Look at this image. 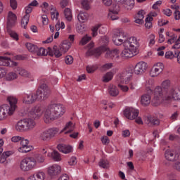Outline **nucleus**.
<instances>
[{
	"instance_id": "obj_43",
	"label": "nucleus",
	"mask_w": 180,
	"mask_h": 180,
	"mask_svg": "<svg viewBox=\"0 0 180 180\" xmlns=\"http://www.w3.org/2000/svg\"><path fill=\"white\" fill-rule=\"evenodd\" d=\"M112 79H113V72H108L103 76L102 81L103 82H109V81H112Z\"/></svg>"
},
{
	"instance_id": "obj_36",
	"label": "nucleus",
	"mask_w": 180,
	"mask_h": 180,
	"mask_svg": "<svg viewBox=\"0 0 180 180\" xmlns=\"http://www.w3.org/2000/svg\"><path fill=\"white\" fill-rule=\"evenodd\" d=\"M64 15L68 22H71V20H72V11L70 9V8H65Z\"/></svg>"
},
{
	"instance_id": "obj_50",
	"label": "nucleus",
	"mask_w": 180,
	"mask_h": 180,
	"mask_svg": "<svg viewBox=\"0 0 180 180\" xmlns=\"http://www.w3.org/2000/svg\"><path fill=\"white\" fill-rule=\"evenodd\" d=\"M145 22H146L145 26H146V27H147V29H150V28L153 27V22H153V17L148 15L146 18Z\"/></svg>"
},
{
	"instance_id": "obj_52",
	"label": "nucleus",
	"mask_w": 180,
	"mask_h": 180,
	"mask_svg": "<svg viewBox=\"0 0 180 180\" xmlns=\"http://www.w3.org/2000/svg\"><path fill=\"white\" fill-rule=\"evenodd\" d=\"M96 70H98V66H96V65H88L86 67V71L89 74L95 72Z\"/></svg>"
},
{
	"instance_id": "obj_16",
	"label": "nucleus",
	"mask_w": 180,
	"mask_h": 180,
	"mask_svg": "<svg viewBox=\"0 0 180 180\" xmlns=\"http://www.w3.org/2000/svg\"><path fill=\"white\" fill-rule=\"evenodd\" d=\"M137 53V51H134L130 48L125 47V49L121 53V57L123 58H131V57H134Z\"/></svg>"
},
{
	"instance_id": "obj_62",
	"label": "nucleus",
	"mask_w": 180,
	"mask_h": 180,
	"mask_svg": "<svg viewBox=\"0 0 180 180\" xmlns=\"http://www.w3.org/2000/svg\"><path fill=\"white\" fill-rule=\"evenodd\" d=\"M149 44L150 46H154V44H155V35H154L153 34H151L149 36Z\"/></svg>"
},
{
	"instance_id": "obj_54",
	"label": "nucleus",
	"mask_w": 180,
	"mask_h": 180,
	"mask_svg": "<svg viewBox=\"0 0 180 180\" xmlns=\"http://www.w3.org/2000/svg\"><path fill=\"white\" fill-rule=\"evenodd\" d=\"M113 67V63H105L103 65L101 68V71H108V70H110Z\"/></svg>"
},
{
	"instance_id": "obj_26",
	"label": "nucleus",
	"mask_w": 180,
	"mask_h": 180,
	"mask_svg": "<svg viewBox=\"0 0 180 180\" xmlns=\"http://www.w3.org/2000/svg\"><path fill=\"white\" fill-rule=\"evenodd\" d=\"M25 160H27L28 169L30 171L35 168L36 165H37V162L36 161V159H34V158L29 157V158H26Z\"/></svg>"
},
{
	"instance_id": "obj_28",
	"label": "nucleus",
	"mask_w": 180,
	"mask_h": 180,
	"mask_svg": "<svg viewBox=\"0 0 180 180\" xmlns=\"http://www.w3.org/2000/svg\"><path fill=\"white\" fill-rule=\"evenodd\" d=\"M108 94L110 96H117L119 95V89L113 84H110L108 86Z\"/></svg>"
},
{
	"instance_id": "obj_14",
	"label": "nucleus",
	"mask_w": 180,
	"mask_h": 180,
	"mask_svg": "<svg viewBox=\"0 0 180 180\" xmlns=\"http://www.w3.org/2000/svg\"><path fill=\"white\" fill-rule=\"evenodd\" d=\"M36 101H37V94L33 93L25 95L22 99L23 103L26 105H32V103H34Z\"/></svg>"
},
{
	"instance_id": "obj_34",
	"label": "nucleus",
	"mask_w": 180,
	"mask_h": 180,
	"mask_svg": "<svg viewBox=\"0 0 180 180\" xmlns=\"http://www.w3.org/2000/svg\"><path fill=\"white\" fill-rule=\"evenodd\" d=\"M165 157L167 161H175V154L172 150H167L165 153Z\"/></svg>"
},
{
	"instance_id": "obj_21",
	"label": "nucleus",
	"mask_w": 180,
	"mask_h": 180,
	"mask_svg": "<svg viewBox=\"0 0 180 180\" xmlns=\"http://www.w3.org/2000/svg\"><path fill=\"white\" fill-rule=\"evenodd\" d=\"M57 148L60 153H63V154H69V153L72 151V147H71V146L65 145L64 143L58 145Z\"/></svg>"
},
{
	"instance_id": "obj_46",
	"label": "nucleus",
	"mask_w": 180,
	"mask_h": 180,
	"mask_svg": "<svg viewBox=\"0 0 180 180\" xmlns=\"http://www.w3.org/2000/svg\"><path fill=\"white\" fill-rule=\"evenodd\" d=\"M9 61H11V58L0 56V65L8 66L9 65Z\"/></svg>"
},
{
	"instance_id": "obj_61",
	"label": "nucleus",
	"mask_w": 180,
	"mask_h": 180,
	"mask_svg": "<svg viewBox=\"0 0 180 180\" xmlns=\"http://www.w3.org/2000/svg\"><path fill=\"white\" fill-rule=\"evenodd\" d=\"M60 13H58V11H51V18L52 19V20H54V19H56V20H57V19H58V16H59Z\"/></svg>"
},
{
	"instance_id": "obj_35",
	"label": "nucleus",
	"mask_w": 180,
	"mask_h": 180,
	"mask_svg": "<svg viewBox=\"0 0 180 180\" xmlns=\"http://www.w3.org/2000/svg\"><path fill=\"white\" fill-rule=\"evenodd\" d=\"M122 5L124 6L128 11H130L134 6V0H124Z\"/></svg>"
},
{
	"instance_id": "obj_56",
	"label": "nucleus",
	"mask_w": 180,
	"mask_h": 180,
	"mask_svg": "<svg viewBox=\"0 0 180 180\" xmlns=\"http://www.w3.org/2000/svg\"><path fill=\"white\" fill-rule=\"evenodd\" d=\"M65 64H68V65H71V64L74 63V58H72L71 56H67L65 58Z\"/></svg>"
},
{
	"instance_id": "obj_19",
	"label": "nucleus",
	"mask_w": 180,
	"mask_h": 180,
	"mask_svg": "<svg viewBox=\"0 0 180 180\" xmlns=\"http://www.w3.org/2000/svg\"><path fill=\"white\" fill-rule=\"evenodd\" d=\"M120 53V51H119L117 49L111 50V51L110 50H107L105 51V58H117V59H119Z\"/></svg>"
},
{
	"instance_id": "obj_47",
	"label": "nucleus",
	"mask_w": 180,
	"mask_h": 180,
	"mask_svg": "<svg viewBox=\"0 0 180 180\" xmlns=\"http://www.w3.org/2000/svg\"><path fill=\"white\" fill-rule=\"evenodd\" d=\"M20 168L22 169V171H30L29 170V166L27 165V161L26 160V158L23 159L20 164Z\"/></svg>"
},
{
	"instance_id": "obj_23",
	"label": "nucleus",
	"mask_w": 180,
	"mask_h": 180,
	"mask_svg": "<svg viewBox=\"0 0 180 180\" xmlns=\"http://www.w3.org/2000/svg\"><path fill=\"white\" fill-rule=\"evenodd\" d=\"M103 51V47H100L96 49H89L86 55L87 56H95V57H99Z\"/></svg>"
},
{
	"instance_id": "obj_3",
	"label": "nucleus",
	"mask_w": 180,
	"mask_h": 180,
	"mask_svg": "<svg viewBox=\"0 0 180 180\" xmlns=\"http://www.w3.org/2000/svg\"><path fill=\"white\" fill-rule=\"evenodd\" d=\"M16 22V15L13 13V12L10 11L8 14V19H7V33L12 37V39H14V40H19V37L18 36V34L15 32L14 31H12L11 30V27L15 25V22Z\"/></svg>"
},
{
	"instance_id": "obj_40",
	"label": "nucleus",
	"mask_w": 180,
	"mask_h": 180,
	"mask_svg": "<svg viewBox=\"0 0 180 180\" xmlns=\"http://www.w3.org/2000/svg\"><path fill=\"white\" fill-rule=\"evenodd\" d=\"M112 37H118L120 39H126V34L122 30H115Z\"/></svg>"
},
{
	"instance_id": "obj_29",
	"label": "nucleus",
	"mask_w": 180,
	"mask_h": 180,
	"mask_svg": "<svg viewBox=\"0 0 180 180\" xmlns=\"http://www.w3.org/2000/svg\"><path fill=\"white\" fill-rule=\"evenodd\" d=\"M75 129V125L72 124V122H69L65 124V127L63 128V131H61V132L65 131V134H68V133H71V131H74Z\"/></svg>"
},
{
	"instance_id": "obj_11",
	"label": "nucleus",
	"mask_w": 180,
	"mask_h": 180,
	"mask_svg": "<svg viewBox=\"0 0 180 180\" xmlns=\"http://www.w3.org/2000/svg\"><path fill=\"white\" fill-rule=\"evenodd\" d=\"M29 143L30 141L27 139L22 138L20 141V147L18 148L19 153H26L32 151L33 148L29 145Z\"/></svg>"
},
{
	"instance_id": "obj_63",
	"label": "nucleus",
	"mask_w": 180,
	"mask_h": 180,
	"mask_svg": "<svg viewBox=\"0 0 180 180\" xmlns=\"http://www.w3.org/2000/svg\"><path fill=\"white\" fill-rule=\"evenodd\" d=\"M22 139L23 137L19 136H13L11 138V141H13V143H18V141H22Z\"/></svg>"
},
{
	"instance_id": "obj_15",
	"label": "nucleus",
	"mask_w": 180,
	"mask_h": 180,
	"mask_svg": "<svg viewBox=\"0 0 180 180\" xmlns=\"http://www.w3.org/2000/svg\"><path fill=\"white\" fill-rule=\"evenodd\" d=\"M9 105H2L0 106V120H5L6 117H8V115L9 116H12L13 114L9 113Z\"/></svg>"
},
{
	"instance_id": "obj_8",
	"label": "nucleus",
	"mask_w": 180,
	"mask_h": 180,
	"mask_svg": "<svg viewBox=\"0 0 180 180\" xmlns=\"http://www.w3.org/2000/svg\"><path fill=\"white\" fill-rule=\"evenodd\" d=\"M133 69H128L120 75V81L122 84H129L131 79Z\"/></svg>"
},
{
	"instance_id": "obj_33",
	"label": "nucleus",
	"mask_w": 180,
	"mask_h": 180,
	"mask_svg": "<svg viewBox=\"0 0 180 180\" xmlns=\"http://www.w3.org/2000/svg\"><path fill=\"white\" fill-rule=\"evenodd\" d=\"M168 91L169 90L164 91V90H162V88H161L160 86H157L154 89V95L156 96H160L161 98H164V96L165 95V94H167V92H168Z\"/></svg>"
},
{
	"instance_id": "obj_4",
	"label": "nucleus",
	"mask_w": 180,
	"mask_h": 180,
	"mask_svg": "<svg viewBox=\"0 0 180 180\" xmlns=\"http://www.w3.org/2000/svg\"><path fill=\"white\" fill-rule=\"evenodd\" d=\"M38 101H46L51 94V90L46 84H42L36 91Z\"/></svg>"
},
{
	"instance_id": "obj_42",
	"label": "nucleus",
	"mask_w": 180,
	"mask_h": 180,
	"mask_svg": "<svg viewBox=\"0 0 180 180\" xmlns=\"http://www.w3.org/2000/svg\"><path fill=\"white\" fill-rule=\"evenodd\" d=\"M162 72V71L161 70V69H158L157 68H155L153 66L150 72V75L152 77H158V75H160V74H161Z\"/></svg>"
},
{
	"instance_id": "obj_44",
	"label": "nucleus",
	"mask_w": 180,
	"mask_h": 180,
	"mask_svg": "<svg viewBox=\"0 0 180 180\" xmlns=\"http://www.w3.org/2000/svg\"><path fill=\"white\" fill-rule=\"evenodd\" d=\"M126 38H118L116 37H112V41L115 46H120L122 44H124V41Z\"/></svg>"
},
{
	"instance_id": "obj_64",
	"label": "nucleus",
	"mask_w": 180,
	"mask_h": 180,
	"mask_svg": "<svg viewBox=\"0 0 180 180\" xmlns=\"http://www.w3.org/2000/svg\"><path fill=\"white\" fill-rule=\"evenodd\" d=\"M10 5L12 8V9L15 10L16 8H18V2L16 0H10Z\"/></svg>"
},
{
	"instance_id": "obj_49",
	"label": "nucleus",
	"mask_w": 180,
	"mask_h": 180,
	"mask_svg": "<svg viewBox=\"0 0 180 180\" xmlns=\"http://www.w3.org/2000/svg\"><path fill=\"white\" fill-rule=\"evenodd\" d=\"M98 165L101 168H109V161H108V160L101 159L98 162Z\"/></svg>"
},
{
	"instance_id": "obj_25",
	"label": "nucleus",
	"mask_w": 180,
	"mask_h": 180,
	"mask_svg": "<svg viewBox=\"0 0 180 180\" xmlns=\"http://www.w3.org/2000/svg\"><path fill=\"white\" fill-rule=\"evenodd\" d=\"M25 125L27 127V131L29 130H33L36 127V122L32 118H25Z\"/></svg>"
},
{
	"instance_id": "obj_51",
	"label": "nucleus",
	"mask_w": 180,
	"mask_h": 180,
	"mask_svg": "<svg viewBox=\"0 0 180 180\" xmlns=\"http://www.w3.org/2000/svg\"><path fill=\"white\" fill-rule=\"evenodd\" d=\"M16 78H18V75L13 72H11L6 75L7 81H13Z\"/></svg>"
},
{
	"instance_id": "obj_10",
	"label": "nucleus",
	"mask_w": 180,
	"mask_h": 180,
	"mask_svg": "<svg viewBox=\"0 0 180 180\" xmlns=\"http://www.w3.org/2000/svg\"><path fill=\"white\" fill-rule=\"evenodd\" d=\"M146 70H147V63L139 62L135 65L133 72L136 75H143L146 72Z\"/></svg>"
},
{
	"instance_id": "obj_48",
	"label": "nucleus",
	"mask_w": 180,
	"mask_h": 180,
	"mask_svg": "<svg viewBox=\"0 0 180 180\" xmlns=\"http://www.w3.org/2000/svg\"><path fill=\"white\" fill-rule=\"evenodd\" d=\"M35 54H37V56H47V54H49V49L46 51L44 48L38 47V49L35 51Z\"/></svg>"
},
{
	"instance_id": "obj_17",
	"label": "nucleus",
	"mask_w": 180,
	"mask_h": 180,
	"mask_svg": "<svg viewBox=\"0 0 180 180\" xmlns=\"http://www.w3.org/2000/svg\"><path fill=\"white\" fill-rule=\"evenodd\" d=\"M42 113L43 112L41 111V107L40 106L33 107L30 111V115L33 119H38V117L41 116Z\"/></svg>"
},
{
	"instance_id": "obj_32",
	"label": "nucleus",
	"mask_w": 180,
	"mask_h": 180,
	"mask_svg": "<svg viewBox=\"0 0 180 180\" xmlns=\"http://www.w3.org/2000/svg\"><path fill=\"white\" fill-rule=\"evenodd\" d=\"M11 155H12V152L11 151H6L3 153L0 157L1 164H5V165H6V164H8V160H6V158Z\"/></svg>"
},
{
	"instance_id": "obj_1",
	"label": "nucleus",
	"mask_w": 180,
	"mask_h": 180,
	"mask_svg": "<svg viewBox=\"0 0 180 180\" xmlns=\"http://www.w3.org/2000/svg\"><path fill=\"white\" fill-rule=\"evenodd\" d=\"M162 101H168L169 102H180V87L172 89L166 92L163 97L155 96L151 100L153 106H160L162 103Z\"/></svg>"
},
{
	"instance_id": "obj_7",
	"label": "nucleus",
	"mask_w": 180,
	"mask_h": 180,
	"mask_svg": "<svg viewBox=\"0 0 180 180\" xmlns=\"http://www.w3.org/2000/svg\"><path fill=\"white\" fill-rule=\"evenodd\" d=\"M18 64L17 62L11 61V67H15L14 68L15 72H17V74H19V75H21V77H24L25 78L30 77V73L23 68L18 67Z\"/></svg>"
},
{
	"instance_id": "obj_2",
	"label": "nucleus",
	"mask_w": 180,
	"mask_h": 180,
	"mask_svg": "<svg viewBox=\"0 0 180 180\" xmlns=\"http://www.w3.org/2000/svg\"><path fill=\"white\" fill-rule=\"evenodd\" d=\"M65 113V108L61 104L53 103L49 105L44 112V117L47 120H56L61 117Z\"/></svg>"
},
{
	"instance_id": "obj_45",
	"label": "nucleus",
	"mask_w": 180,
	"mask_h": 180,
	"mask_svg": "<svg viewBox=\"0 0 180 180\" xmlns=\"http://www.w3.org/2000/svg\"><path fill=\"white\" fill-rule=\"evenodd\" d=\"M29 14L30 13H26V15H25L21 20V26L25 29H26V26H27V23H29V18H30V15Z\"/></svg>"
},
{
	"instance_id": "obj_58",
	"label": "nucleus",
	"mask_w": 180,
	"mask_h": 180,
	"mask_svg": "<svg viewBox=\"0 0 180 180\" xmlns=\"http://www.w3.org/2000/svg\"><path fill=\"white\" fill-rule=\"evenodd\" d=\"M91 37H87L86 35L84 36L80 41V44H82V46H85V44H86V43H88V41L91 40Z\"/></svg>"
},
{
	"instance_id": "obj_55",
	"label": "nucleus",
	"mask_w": 180,
	"mask_h": 180,
	"mask_svg": "<svg viewBox=\"0 0 180 180\" xmlns=\"http://www.w3.org/2000/svg\"><path fill=\"white\" fill-rule=\"evenodd\" d=\"M99 27H101V25H97L91 29L93 37L98 36V30H99Z\"/></svg>"
},
{
	"instance_id": "obj_22",
	"label": "nucleus",
	"mask_w": 180,
	"mask_h": 180,
	"mask_svg": "<svg viewBox=\"0 0 180 180\" xmlns=\"http://www.w3.org/2000/svg\"><path fill=\"white\" fill-rule=\"evenodd\" d=\"M151 103V96L148 94H144L141 96V104L142 106H148Z\"/></svg>"
},
{
	"instance_id": "obj_27",
	"label": "nucleus",
	"mask_w": 180,
	"mask_h": 180,
	"mask_svg": "<svg viewBox=\"0 0 180 180\" xmlns=\"http://www.w3.org/2000/svg\"><path fill=\"white\" fill-rule=\"evenodd\" d=\"M32 180H44L46 179V174L44 172H37L33 176L30 177Z\"/></svg>"
},
{
	"instance_id": "obj_24",
	"label": "nucleus",
	"mask_w": 180,
	"mask_h": 180,
	"mask_svg": "<svg viewBox=\"0 0 180 180\" xmlns=\"http://www.w3.org/2000/svg\"><path fill=\"white\" fill-rule=\"evenodd\" d=\"M49 50V55L53 57V56H55V57H61L62 54L61 52H60V50H58V48H57V46H54L53 49L48 48Z\"/></svg>"
},
{
	"instance_id": "obj_6",
	"label": "nucleus",
	"mask_w": 180,
	"mask_h": 180,
	"mask_svg": "<svg viewBox=\"0 0 180 180\" xmlns=\"http://www.w3.org/2000/svg\"><path fill=\"white\" fill-rule=\"evenodd\" d=\"M139 46L140 43L137 41V38L134 37H131L124 41V47L131 49V50H134L135 51H137Z\"/></svg>"
},
{
	"instance_id": "obj_5",
	"label": "nucleus",
	"mask_w": 180,
	"mask_h": 180,
	"mask_svg": "<svg viewBox=\"0 0 180 180\" xmlns=\"http://www.w3.org/2000/svg\"><path fill=\"white\" fill-rule=\"evenodd\" d=\"M58 131H60L57 128H51L48 130H45L42 133H41L40 139L43 141H47L51 139H53V137H54V136H56V134H58Z\"/></svg>"
},
{
	"instance_id": "obj_57",
	"label": "nucleus",
	"mask_w": 180,
	"mask_h": 180,
	"mask_svg": "<svg viewBox=\"0 0 180 180\" xmlns=\"http://www.w3.org/2000/svg\"><path fill=\"white\" fill-rule=\"evenodd\" d=\"M176 55L174 54V52L169 51L165 53V58H169V60H172V58H175Z\"/></svg>"
},
{
	"instance_id": "obj_30",
	"label": "nucleus",
	"mask_w": 180,
	"mask_h": 180,
	"mask_svg": "<svg viewBox=\"0 0 180 180\" xmlns=\"http://www.w3.org/2000/svg\"><path fill=\"white\" fill-rule=\"evenodd\" d=\"M70 47H71V42L68 40L63 41L60 45V51H63V53H67L70 50Z\"/></svg>"
},
{
	"instance_id": "obj_60",
	"label": "nucleus",
	"mask_w": 180,
	"mask_h": 180,
	"mask_svg": "<svg viewBox=\"0 0 180 180\" xmlns=\"http://www.w3.org/2000/svg\"><path fill=\"white\" fill-rule=\"evenodd\" d=\"M36 160L39 164H43V162H44L45 158L42 155H37Z\"/></svg>"
},
{
	"instance_id": "obj_12",
	"label": "nucleus",
	"mask_w": 180,
	"mask_h": 180,
	"mask_svg": "<svg viewBox=\"0 0 180 180\" xmlns=\"http://www.w3.org/2000/svg\"><path fill=\"white\" fill-rule=\"evenodd\" d=\"M7 101L10 104L9 106V114L10 115H13V112L15 110H16V103H18V98L13 96H9L7 98Z\"/></svg>"
},
{
	"instance_id": "obj_37",
	"label": "nucleus",
	"mask_w": 180,
	"mask_h": 180,
	"mask_svg": "<svg viewBox=\"0 0 180 180\" xmlns=\"http://www.w3.org/2000/svg\"><path fill=\"white\" fill-rule=\"evenodd\" d=\"M146 120L148 123H150L153 126H160V120L155 117H148Z\"/></svg>"
},
{
	"instance_id": "obj_18",
	"label": "nucleus",
	"mask_w": 180,
	"mask_h": 180,
	"mask_svg": "<svg viewBox=\"0 0 180 180\" xmlns=\"http://www.w3.org/2000/svg\"><path fill=\"white\" fill-rule=\"evenodd\" d=\"M15 130L19 133L27 131L25 119L20 120L15 124Z\"/></svg>"
},
{
	"instance_id": "obj_53",
	"label": "nucleus",
	"mask_w": 180,
	"mask_h": 180,
	"mask_svg": "<svg viewBox=\"0 0 180 180\" xmlns=\"http://www.w3.org/2000/svg\"><path fill=\"white\" fill-rule=\"evenodd\" d=\"M81 4L83 9H85V11L90 9L91 6H89V1H88V0H82Z\"/></svg>"
},
{
	"instance_id": "obj_13",
	"label": "nucleus",
	"mask_w": 180,
	"mask_h": 180,
	"mask_svg": "<svg viewBox=\"0 0 180 180\" xmlns=\"http://www.w3.org/2000/svg\"><path fill=\"white\" fill-rule=\"evenodd\" d=\"M61 174V167L58 165H53L48 167V174L49 176H57Z\"/></svg>"
},
{
	"instance_id": "obj_20",
	"label": "nucleus",
	"mask_w": 180,
	"mask_h": 180,
	"mask_svg": "<svg viewBox=\"0 0 180 180\" xmlns=\"http://www.w3.org/2000/svg\"><path fill=\"white\" fill-rule=\"evenodd\" d=\"M120 11V6H119V4L115 5V8L108 13V19H110L111 20H117L119 17L117 15L119 13Z\"/></svg>"
},
{
	"instance_id": "obj_38",
	"label": "nucleus",
	"mask_w": 180,
	"mask_h": 180,
	"mask_svg": "<svg viewBox=\"0 0 180 180\" xmlns=\"http://www.w3.org/2000/svg\"><path fill=\"white\" fill-rule=\"evenodd\" d=\"M49 157H51L54 161H61V156L57 150H53L51 153H48Z\"/></svg>"
},
{
	"instance_id": "obj_41",
	"label": "nucleus",
	"mask_w": 180,
	"mask_h": 180,
	"mask_svg": "<svg viewBox=\"0 0 180 180\" xmlns=\"http://www.w3.org/2000/svg\"><path fill=\"white\" fill-rule=\"evenodd\" d=\"M25 46L27 50H29L30 53H33L34 54H35L36 51H37L38 50V46L32 43H27Z\"/></svg>"
},
{
	"instance_id": "obj_9",
	"label": "nucleus",
	"mask_w": 180,
	"mask_h": 180,
	"mask_svg": "<svg viewBox=\"0 0 180 180\" xmlns=\"http://www.w3.org/2000/svg\"><path fill=\"white\" fill-rule=\"evenodd\" d=\"M124 115L127 119H129V120H134V119L139 116V110L133 108H127L124 110Z\"/></svg>"
},
{
	"instance_id": "obj_31",
	"label": "nucleus",
	"mask_w": 180,
	"mask_h": 180,
	"mask_svg": "<svg viewBox=\"0 0 180 180\" xmlns=\"http://www.w3.org/2000/svg\"><path fill=\"white\" fill-rule=\"evenodd\" d=\"M89 18V15L88 14V13L80 12L77 15V19L79 22H81L82 23H85V22H86Z\"/></svg>"
},
{
	"instance_id": "obj_39",
	"label": "nucleus",
	"mask_w": 180,
	"mask_h": 180,
	"mask_svg": "<svg viewBox=\"0 0 180 180\" xmlns=\"http://www.w3.org/2000/svg\"><path fill=\"white\" fill-rule=\"evenodd\" d=\"M39 5V2H37V0H33L29 5L28 6L26 7L25 8V13H31L32 11H33V8L32 6H37Z\"/></svg>"
},
{
	"instance_id": "obj_59",
	"label": "nucleus",
	"mask_w": 180,
	"mask_h": 180,
	"mask_svg": "<svg viewBox=\"0 0 180 180\" xmlns=\"http://www.w3.org/2000/svg\"><path fill=\"white\" fill-rule=\"evenodd\" d=\"M162 86L163 89H168L171 86V82L169 80H165L162 83Z\"/></svg>"
}]
</instances>
